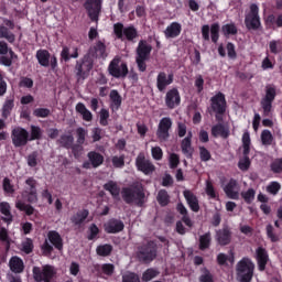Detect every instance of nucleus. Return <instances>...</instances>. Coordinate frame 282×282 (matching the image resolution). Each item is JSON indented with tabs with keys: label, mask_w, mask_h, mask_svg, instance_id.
<instances>
[{
	"label": "nucleus",
	"mask_w": 282,
	"mask_h": 282,
	"mask_svg": "<svg viewBox=\"0 0 282 282\" xmlns=\"http://www.w3.org/2000/svg\"><path fill=\"white\" fill-rule=\"evenodd\" d=\"M36 58L42 67L50 66V52L45 50L37 51Z\"/></svg>",
	"instance_id": "nucleus-35"
},
{
	"label": "nucleus",
	"mask_w": 282,
	"mask_h": 282,
	"mask_svg": "<svg viewBox=\"0 0 282 282\" xmlns=\"http://www.w3.org/2000/svg\"><path fill=\"white\" fill-rule=\"evenodd\" d=\"M29 140H30V134L28 133V130L20 127L13 129L12 142L14 147H25Z\"/></svg>",
	"instance_id": "nucleus-13"
},
{
	"label": "nucleus",
	"mask_w": 282,
	"mask_h": 282,
	"mask_svg": "<svg viewBox=\"0 0 282 282\" xmlns=\"http://www.w3.org/2000/svg\"><path fill=\"white\" fill-rule=\"evenodd\" d=\"M59 144H62V147H72V144H74V135L72 134L62 135L59 139Z\"/></svg>",
	"instance_id": "nucleus-50"
},
{
	"label": "nucleus",
	"mask_w": 282,
	"mask_h": 282,
	"mask_svg": "<svg viewBox=\"0 0 282 282\" xmlns=\"http://www.w3.org/2000/svg\"><path fill=\"white\" fill-rule=\"evenodd\" d=\"M224 191L230 199H239V185L235 180H230Z\"/></svg>",
	"instance_id": "nucleus-23"
},
{
	"label": "nucleus",
	"mask_w": 282,
	"mask_h": 282,
	"mask_svg": "<svg viewBox=\"0 0 282 282\" xmlns=\"http://www.w3.org/2000/svg\"><path fill=\"white\" fill-rule=\"evenodd\" d=\"M41 135H43V131L36 126H31V137H29V140H41Z\"/></svg>",
	"instance_id": "nucleus-49"
},
{
	"label": "nucleus",
	"mask_w": 282,
	"mask_h": 282,
	"mask_svg": "<svg viewBox=\"0 0 282 282\" xmlns=\"http://www.w3.org/2000/svg\"><path fill=\"white\" fill-rule=\"evenodd\" d=\"M212 41L217 43L219 41V24H213L210 26Z\"/></svg>",
	"instance_id": "nucleus-57"
},
{
	"label": "nucleus",
	"mask_w": 282,
	"mask_h": 282,
	"mask_svg": "<svg viewBox=\"0 0 282 282\" xmlns=\"http://www.w3.org/2000/svg\"><path fill=\"white\" fill-rule=\"evenodd\" d=\"M274 98H276V86L267 85L265 96L261 100V107L264 111V116H270V112L272 111V102H274Z\"/></svg>",
	"instance_id": "nucleus-8"
},
{
	"label": "nucleus",
	"mask_w": 282,
	"mask_h": 282,
	"mask_svg": "<svg viewBox=\"0 0 282 282\" xmlns=\"http://www.w3.org/2000/svg\"><path fill=\"white\" fill-rule=\"evenodd\" d=\"M250 132H245L242 134V149L245 156L238 162V169H240V171H248L250 169V158H248L250 154Z\"/></svg>",
	"instance_id": "nucleus-7"
},
{
	"label": "nucleus",
	"mask_w": 282,
	"mask_h": 282,
	"mask_svg": "<svg viewBox=\"0 0 282 282\" xmlns=\"http://www.w3.org/2000/svg\"><path fill=\"white\" fill-rule=\"evenodd\" d=\"M177 210H178V213H181V215H183L182 219H183L184 224L187 225L188 228H192L193 227V221L186 215V213H187L186 207H184V205H182V204H178L177 205Z\"/></svg>",
	"instance_id": "nucleus-43"
},
{
	"label": "nucleus",
	"mask_w": 282,
	"mask_h": 282,
	"mask_svg": "<svg viewBox=\"0 0 282 282\" xmlns=\"http://www.w3.org/2000/svg\"><path fill=\"white\" fill-rule=\"evenodd\" d=\"M173 127V121L169 117H164L160 120L156 135L159 140H169V131Z\"/></svg>",
	"instance_id": "nucleus-15"
},
{
	"label": "nucleus",
	"mask_w": 282,
	"mask_h": 282,
	"mask_svg": "<svg viewBox=\"0 0 282 282\" xmlns=\"http://www.w3.org/2000/svg\"><path fill=\"white\" fill-rule=\"evenodd\" d=\"M245 23L248 30H259L261 28V18L259 17V6L250 4L249 12L246 14Z\"/></svg>",
	"instance_id": "nucleus-5"
},
{
	"label": "nucleus",
	"mask_w": 282,
	"mask_h": 282,
	"mask_svg": "<svg viewBox=\"0 0 282 282\" xmlns=\"http://www.w3.org/2000/svg\"><path fill=\"white\" fill-rule=\"evenodd\" d=\"M111 250H113V248L110 245H101L97 247L96 252L99 257H109Z\"/></svg>",
	"instance_id": "nucleus-42"
},
{
	"label": "nucleus",
	"mask_w": 282,
	"mask_h": 282,
	"mask_svg": "<svg viewBox=\"0 0 282 282\" xmlns=\"http://www.w3.org/2000/svg\"><path fill=\"white\" fill-rule=\"evenodd\" d=\"M26 188L22 193V197L26 199L30 204H36L39 197L36 196V180L30 177L25 181Z\"/></svg>",
	"instance_id": "nucleus-10"
},
{
	"label": "nucleus",
	"mask_w": 282,
	"mask_h": 282,
	"mask_svg": "<svg viewBox=\"0 0 282 282\" xmlns=\"http://www.w3.org/2000/svg\"><path fill=\"white\" fill-rule=\"evenodd\" d=\"M75 109L77 113H80L83 120H85L86 122H91L94 115H91V111H89V109H87V107L84 106L83 102H78Z\"/></svg>",
	"instance_id": "nucleus-32"
},
{
	"label": "nucleus",
	"mask_w": 282,
	"mask_h": 282,
	"mask_svg": "<svg viewBox=\"0 0 282 282\" xmlns=\"http://www.w3.org/2000/svg\"><path fill=\"white\" fill-rule=\"evenodd\" d=\"M104 188L105 191H108V193H110V195H112L115 199H118V197L120 196V186H118V183L113 181H109L108 183H106L104 185Z\"/></svg>",
	"instance_id": "nucleus-34"
},
{
	"label": "nucleus",
	"mask_w": 282,
	"mask_h": 282,
	"mask_svg": "<svg viewBox=\"0 0 282 282\" xmlns=\"http://www.w3.org/2000/svg\"><path fill=\"white\" fill-rule=\"evenodd\" d=\"M271 169H272L273 173H282V159L275 160L271 164Z\"/></svg>",
	"instance_id": "nucleus-63"
},
{
	"label": "nucleus",
	"mask_w": 282,
	"mask_h": 282,
	"mask_svg": "<svg viewBox=\"0 0 282 282\" xmlns=\"http://www.w3.org/2000/svg\"><path fill=\"white\" fill-rule=\"evenodd\" d=\"M113 32L117 39H121V41H133L138 39V30L133 26L124 28L121 23H117L113 25Z\"/></svg>",
	"instance_id": "nucleus-6"
},
{
	"label": "nucleus",
	"mask_w": 282,
	"mask_h": 282,
	"mask_svg": "<svg viewBox=\"0 0 282 282\" xmlns=\"http://www.w3.org/2000/svg\"><path fill=\"white\" fill-rule=\"evenodd\" d=\"M15 208H18V210H22V213H25V215H34V207L21 200L15 202Z\"/></svg>",
	"instance_id": "nucleus-39"
},
{
	"label": "nucleus",
	"mask_w": 282,
	"mask_h": 282,
	"mask_svg": "<svg viewBox=\"0 0 282 282\" xmlns=\"http://www.w3.org/2000/svg\"><path fill=\"white\" fill-rule=\"evenodd\" d=\"M158 274H160V271L155 270V269H148L143 275H142V280L145 282L152 281V279H155V276H158Z\"/></svg>",
	"instance_id": "nucleus-46"
},
{
	"label": "nucleus",
	"mask_w": 282,
	"mask_h": 282,
	"mask_svg": "<svg viewBox=\"0 0 282 282\" xmlns=\"http://www.w3.org/2000/svg\"><path fill=\"white\" fill-rule=\"evenodd\" d=\"M193 139V132L188 131L187 137H185L182 140V152L184 153V155H186V158H191V155H193V145H191V140Z\"/></svg>",
	"instance_id": "nucleus-26"
},
{
	"label": "nucleus",
	"mask_w": 282,
	"mask_h": 282,
	"mask_svg": "<svg viewBox=\"0 0 282 282\" xmlns=\"http://www.w3.org/2000/svg\"><path fill=\"white\" fill-rule=\"evenodd\" d=\"M212 135L215 138H228L230 129L224 124H216L212 128Z\"/></svg>",
	"instance_id": "nucleus-29"
},
{
	"label": "nucleus",
	"mask_w": 282,
	"mask_h": 282,
	"mask_svg": "<svg viewBox=\"0 0 282 282\" xmlns=\"http://www.w3.org/2000/svg\"><path fill=\"white\" fill-rule=\"evenodd\" d=\"M265 191L270 195H278L279 191H281V183L273 181L267 185Z\"/></svg>",
	"instance_id": "nucleus-41"
},
{
	"label": "nucleus",
	"mask_w": 282,
	"mask_h": 282,
	"mask_svg": "<svg viewBox=\"0 0 282 282\" xmlns=\"http://www.w3.org/2000/svg\"><path fill=\"white\" fill-rule=\"evenodd\" d=\"M199 281L200 282H215L213 274L210 273V271L203 269L202 270V274L199 276Z\"/></svg>",
	"instance_id": "nucleus-55"
},
{
	"label": "nucleus",
	"mask_w": 282,
	"mask_h": 282,
	"mask_svg": "<svg viewBox=\"0 0 282 282\" xmlns=\"http://www.w3.org/2000/svg\"><path fill=\"white\" fill-rule=\"evenodd\" d=\"M0 213L2 215V220L6 221V224H12V212L10 207V203L2 202L0 203Z\"/></svg>",
	"instance_id": "nucleus-27"
},
{
	"label": "nucleus",
	"mask_w": 282,
	"mask_h": 282,
	"mask_svg": "<svg viewBox=\"0 0 282 282\" xmlns=\"http://www.w3.org/2000/svg\"><path fill=\"white\" fill-rule=\"evenodd\" d=\"M151 44L144 41L139 42L135 57L139 72H147V61H149V57L151 56Z\"/></svg>",
	"instance_id": "nucleus-2"
},
{
	"label": "nucleus",
	"mask_w": 282,
	"mask_h": 282,
	"mask_svg": "<svg viewBox=\"0 0 282 282\" xmlns=\"http://www.w3.org/2000/svg\"><path fill=\"white\" fill-rule=\"evenodd\" d=\"M88 215L89 212L87 209H83L72 217V221L78 226L79 224H83L85 219H87Z\"/></svg>",
	"instance_id": "nucleus-38"
},
{
	"label": "nucleus",
	"mask_w": 282,
	"mask_h": 282,
	"mask_svg": "<svg viewBox=\"0 0 282 282\" xmlns=\"http://www.w3.org/2000/svg\"><path fill=\"white\" fill-rule=\"evenodd\" d=\"M137 257L140 261H143L144 263H149L150 261H153L156 257L155 246L153 242L141 247L137 253Z\"/></svg>",
	"instance_id": "nucleus-12"
},
{
	"label": "nucleus",
	"mask_w": 282,
	"mask_h": 282,
	"mask_svg": "<svg viewBox=\"0 0 282 282\" xmlns=\"http://www.w3.org/2000/svg\"><path fill=\"white\" fill-rule=\"evenodd\" d=\"M210 246V234H205L199 238V248L200 250H206Z\"/></svg>",
	"instance_id": "nucleus-48"
},
{
	"label": "nucleus",
	"mask_w": 282,
	"mask_h": 282,
	"mask_svg": "<svg viewBox=\"0 0 282 282\" xmlns=\"http://www.w3.org/2000/svg\"><path fill=\"white\" fill-rule=\"evenodd\" d=\"M121 195L127 204H142L144 200V191L140 185L123 188Z\"/></svg>",
	"instance_id": "nucleus-3"
},
{
	"label": "nucleus",
	"mask_w": 282,
	"mask_h": 282,
	"mask_svg": "<svg viewBox=\"0 0 282 282\" xmlns=\"http://www.w3.org/2000/svg\"><path fill=\"white\" fill-rule=\"evenodd\" d=\"M33 248H34V245L32 243V239L26 238L22 242V252H25V254H30V252H32Z\"/></svg>",
	"instance_id": "nucleus-54"
},
{
	"label": "nucleus",
	"mask_w": 282,
	"mask_h": 282,
	"mask_svg": "<svg viewBox=\"0 0 282 282\" xmlns=\"http://www.w3.org/2000/svg\"><path fill=\"white\" fill-rule=\"evenodd\" d=\"M122 282H140V276L133 272H126L122 275Z\"/></svg>",
	"instance_id": "nucleus-51"
},
{
	"label": "nucleus",
	"mask_w": 282,
	"mask_h": 282,
	"mask_svg": "<svg viewBox=\"0 0 282 282\" xmlns=\"http://www.w3.org/2000/svg\"><path fill=\"white\" fill-rule=\"evenodd\" d=\"M183 195L191 208V210H193L194 213H199V200L197 199V196H195V194H193V192L185 189L183 192Z\"/></svg>",
	"instance_id": "nucleus-22"
},
{
	"label": "nucleus",
	"mask_w": 282,
	"mask_h": 282,
	"mask_svg": "<svg viewBox=\"0 0 282 282\" xmlns=\"http://www.w3.org/2000/svg\"><path fill=\"white\" fill-rule=\"evenodd\" d=\"M47 239L57 250H63V238L57 231H48Z\"/></svg>",
	"instance_id": "nucleus-31"
},
{
	"label": "nucleus",
	"mask_w": 282,
	"mask_h": 282,
	"mask_svg": "<svg viewBox=\"0 0 282 282\" xmlns=\"http://www.w3.org/2000/svg\"><path fill=\"white\" fill-rule=\"evenodd\" d=\"M173 83V74H166L164 72L159 73L156 77V87L159 91H164L169 85Z\"/></svg>",
	"instance_id": "nucleus-20"
},
{
	"label": "nucleus",
	"mask_w": 282,
	"mask_h": 282,
	"mask_svg": "<svg viewBox=\"0 0 282 282\" xmlns=\"http://www.w3.org/2000/svg\"><path fill=\"white\" fill-rule=\"evenodd\" d=\"M78 144H85V138H87V130L78 128L76 130Z\"/></svg>",
	"instance_id": "nucleus-56"
},
{
	"label": "nucleus",
	"mask_w": 282,
	"mask_h": 282,
	"mask_svg": "<svg viewBox=\"0 0 282 282\" xmlns=\"http://www.w3.org/2000/svg\"><path fill=\"white\" fill-rule=\"evenodd\" d=\"M110 100L112 109H120V105H122V97H120L118 90L110 91Z\"/></svg>",
	"instance_id": "nucleus-37"
},
{
	"label": "nucleus",
	"mask_w": 282,
	"mask_h": 282,
	"mask_svg": "<svg viewBox=\"0 0 282 282\" xmlns=\"http://www.w3.org/2000/svg\"><path fill=\"white\" fill-rule=\"evenodd\" d=\"M138 171L144 173V175H151L155 172V165L144 158V154H139L135 161Z\"/></svg>",
	"instance_id": "nucleus-14"
},
{
	"label": "nucleus",
	"mask_w": 282,
	"mask_h": 282,
	"mask_svg": "<svg viewBox=\"0 0 282 282\" xmlns=\"http://www.w3.org/2000/svg\"><path fill=\"white\" fill-rule=\"evenodd\" d=\"M84 8L87 10L91 21H97L98 13L100 12V0H87Z\"/></svg>",
	"instance_id": "nucleus-17"
},
{
	"label": "nucleus",
	"mask_w": 282,
	"mask_h": 282,
	"mask_svg": "<svg viewBox=\"0 0 282 282\" xmlns=\"http://www.w3.org/2000/svg\"><path fill=\"white\" fill-rule=\"evenodd\" d=\"M205 193L210 199H217V192H215V187L210 181H206Z\"/></svg>",
	"instance_id": "nucleus-47"
},
{
	"label": "nucleus",
	"mask_w": 282,
	"mask_h": 282,
	"mask_svg": "<svg viewBox=\"0 0 282 282\" xmlns=\"http://www.w3.org/2000/svg\"><path fill=\"white\" fill-rule=\"evenodd\" d=\"M17 55L12 50L8 48V43L0 41V64L10 67Z\"/></svg>",
	"instance_id": "nucleus-11"
},
{
	"label": "nucleus",
	"mask_w": 282,
	"mask_h": 282,
	"mask_svg": "<svg viewBox=\"0 0 282 282\" xmlns=\"http://www.w3.org/2000/svg\"><path fill=\"white\" fill-rule=\"evenodd\" d=\"M108 72L113 78H124L129 74V68L120 57H115L108 66Z\"/></svg>",
	"instance_id": "nucleus-4"
},
{
	"label": "nucleus",
	"mask_w": 282,
	"mask_h": 282,
	"mask_svg": "<svg viewBox=\"0 0 282 282\" xmlns=\"http://www.w3.org/2000/svg\"><path fill=\"white\" fill-rule=\"evenodd\" d=\"M212 109H214L216 113H224V111H226V97L224 94L219 93L212 98Z\"/></svg>",
	"instance_id": "nucleus-21"
},
{
	"label": "nucleus",
	"mask_w": 282,
	"mask_h": 282,
	"mask_svg": "<svg viewBox=\"0 0 282 282\" xmlns=\"http://www.w3.org/2000/svg\"><path fill=\"white\" fill-rule=\"evenodd\" d=\"M254 195H257V192H254L253 188H249L247 192L241 193V197L247 204H252V202H254Z\"/></svg>",
	"instance_id": "nucleus-45"
},
{
	"label": "nucleus",
	"mask_w": 282,
	"mask_h": 282,
	"mask_svg": "<svg viewBox=\"0 0 282 282\" xmlns=\"http://www.w3.org/2000/svg\"><path fill=\"white\" fill-rule=\"evenodd\" d=\"M88 160L90 163L85 162L83 164L84 169H91V166L94 169H98V166H100V164H102V162H105V158L102 156V154L97 153V152H89Z\"/></svg>",
	"instance_id": "nucleus-19"
},
{
	"label": "nucleus",
	"mask_w": 282,
	"mask_h": 282,
	"mask_svg": "<svg viewBox=\"0 0 282 282\" xmlns=\"http://www.w3.org/2000/svg\"><path fill=\"white\" fill-rule=\"evenodd\" d=\"M262 144H272V133L269 130H264L261 133Z\"/></svg>",
	"instance_id": "nucleus-59"
},
{
	"label": "nucleus",
	"mask_w": 282,
	"mask_h": 282,
	"mask_svg": "<svg viewBox=\"0 0 282 282\" xmlns=\"http://www.w3.org/2000/svg\"><path fill=\"white\" fill-rule=\"evenodd\" d=\"M104 228L109 235H116V232L124 230V223L118 219H110L104 225Z\"/></svg>",
	"instance_id": "nucleus-18"
},
{
	"label": "nucleus",
	"mask_w": 282,
	"mask_h": 282,
	"mask_svg": "<svg viewBox=\"0 0 282 282\" xmlns=\"http://www.w3.org/2000/svg\"><path fill=\"white\" fill-rule=\"evenodd\" d=\"M257 254V261H258V268L260 272H263L265 270V265H268V251L265 249L259 247L256 251Z\"/></svg>",
	"instance_id": "nucleus-24"
},
{
	"label": "nucleus",
	"mask_w": 282,
	"mask_h": 282,
	"mask_svg": "<svg viewBox=\"0 0 282 282\" xmlns=\"http://www.w3.org/2000/svg\"><path fill=\"white\" fill-rule=\"evenodd\" d=\"M180 102H182L180 90H177V88L170 89L165 95V105L167 109H175V107H180Z\"/></svg>",
	"instance_id": "nucleus-16"
},
{
	"label": "nucleus",
	"mask_w": 282,
	"mask_h": 282,
	"mask_svg": "<svg viewBox=\"0 0 282 282\" xmlns=\"http://www.w3.org/2000/svg\"><path fill=\"white\" fill-rule=\"evenodd\" d=\"M180 34H182V24H180L177 22H172L165 29L166 39H176V36H180Z\"/></svg>",
	"instance_id": "nucleus-25"
},
{
	"label": "nucleus",
	"mask_w": 282,
	"mask_h": 282,
	"mask_svg": "<svg viewBox=\"0 0 282 282\" xmlns=\"http://www.w3.org/2000/svg\"><path fill=\"white\" fill-rule=\"evenodd\" d=\"M223 33L225 34V36H230V34H236L237 26L234 23L225 24L223 26Z\"/></svg>",
	"instance_id": "nucleus-52"
},
{
	"label": "nucleus",
	"mask_w": 282,
	"mask_h": 282,
	"mask_svg": "<svg viewBox=\"0 0 282 282\" xmlns=\"http://www.w3.org/2000/svg\"><path fill=\"white\" fill-rule=\"evenodd\" d=\"M254 276V262L242 258L236 265V279L239 282H251Z\"/></svg>",
	"instance_id": "nucleus-1"
},
{
	"label": "nucleus",
	"mask_w": 282,
	"mask_h": 282,
	"mask_svg": "<svg viewBox=\"0 0 282 282\" xmlns=\"http://www.w3.org/2000/svg\"><path fill=\"white\" fill-rule=\"evenodd\" d=\"M113 270H116V268L111 263H106L101 265V272L104 274H107V276H111V274H113Z\"/></svg>",
	"instance_id": "nucleus-61"
},
{
	"label": "nucleus",
	"mask_w": 282,
	"mask_h": 282,
	"mask_svg": "<svg viewBox=\"0 0 282 282\" xmlns=\"http://www.w3.org/2000/svg\"><path fill=\"white\" fill-rule=\"evenodd\" d=\"M0 39H6L9 43H14V34L8 31V28L0 25Z\"/></svg>",
	"instance_id": "nucleus-40"
},
{
	"label": "nucleus",
	"mask_w": 282,
	"mask_h": 282,
	"mask_svg": "<svg viewBox=\"0 0 282 282\" xmlns=\"http://www.w3.org/2000/svg\"><path fill=\"white\" fill-rule=\"evenodd\" d=\"M105 44L102 42H98L95 47V56H105Z\"/></svg>",
	"instance_id": "nucleus-64"
},
{
	"label": "nucleus",
	"mask_w": 282,
	"mask_h": 282,
	"mask_svg": "<svg viewBox=\"0 0 282 282\" xmlns=\"http://www.w3.org/2000/svg\"><path fill=\"white\" fill-rule=\"evenodd\" d=\"M158 202L161 206H166V204H169V193L164 189L160 191L158 194Z\"/></svg>",
	"instance_id": "nucleus-53"
},
{
	"label": "nucleus",
	"mask_w": 282,
	"mask_h": 282,
	"mask_svg": "<svg viewBox=\"0 0 282 282\" xmlns=\"http://www.w3.org/2000/svg\"><path fill=\"white\" fill-rule=\"evenodd\" d=\"M216 239L220 246L230 243V230L228 228L220 229L216 232Z\"/></svg>",
	"instance_id": "nucleus-30"
},
{
	"label": "nucleus",
	"mask_w": 282,
	"mask_h": 282,
	"mask_svg": "<svg viewBox=\"0 0 282 282\" xmlns=\"http://www.w3.org/2000/svg\"><path fill=\"white\" fill-rule=\"evenodd\" d=\"M75 109L77 113H80L83 120H85L86 122H91L94 115H91V111H89V109H87V107L84 106L83 102H78Z\"/></svg>",
	"instance_id": "nucleus-33"
},
{
	"label": "nucleus",
	"mask_w": 282,
	"mask_h": 282,
	"mask_svg": "<svg viewBox=\"0 0 282 282\" xmlns=\"http://www.w3.org/2000/svg\"><path fill=\"white\" fill-rule=\"evenodd\" d=\"M56 274V269L52 265H44L42 271L39 267L33 268V276L36 282H50Z\"/></svg>",
	"instance_id": "nucleus-9"
},
{
	"label": "nucleus",
	"mask_w": 282,
	"mask_h": 282,
	"mask_svg": "<svg viewBox=\"0 0 282 282\" xmlns=\"http://www.w3.org/2000/svg\"><path fill=\"white\" fill-rule=\"evenodd\" d=\"M9 268L11 272H14L15 274H21L25 265L23 264V260L21 258L12 257L9 261Z\"/></svg>",
	"instance_id": "nucleus-28"
},
{
	"label": "nucleus",
	"mask_w": 282,
	"mask_h": 282,
	"mask_svg": "<svg viewBox=\"0 0 282 282\" xmlns=\"http://www.w3.org/2000/svg\"><path fill=\"white\" fill-rule=\"evenodd\" d=\"M151 153H152V158L153 160H162V156L164 155V153L162 152V148L160 147H154L151 149Z\"/></svg>",
	"instance_id": "nucleus-60"
},
{
	"label": "nucleus",
	"mask_w": 282,
	"mask_h": 282,
	"mask_svg": "<svg viewBox=\"0 0 282 282\" xmlns=\"http://www.w3.org/2000/svg\"><path fill=\"white\" fill-rule=\"evenodd\" d=\"M13 108H14V100L7 99L2 107V116H4V118H8V116H10V111H12Z\"/></svg>",
	"instance_id": "nucleus-44"
},
{
	"label": "nucleus",
	"mask_w": 282,
	"mask_h": 282,
	"mask_svg": "<svg viewBox=\"0 0 282 282\" xmlns=\"http://www.w3.org/2000/svg\"><path fill=\"white\" fill-rule=\"evenodd\" d=\"M61 56L64 61H69V58H78V48L73 47V53L69 47L64 46L61 53Z\"/></svg>",
	"instance_id": "nucleus-36"
},
{
	"label": "nucleus",
	"mask_w": 282,
	"mask_h": 282,
	"mask_svg": "<svg viewBox=\"0 0 282 282\" xmlns=\"http://www.w3.org/2000/svg\"><path fill=\"white\" fill-rule=\"evenodd\" d=\"M33 115L36 118H47V116H50V109H47V108H36L33 111Z\"/></svg>",
	"instance_id": "nucleus-58"
},
{
	"label": "nucleus",
	"mask_w": 282,
	"mask_h": 282,
	"mask_svg": "<svg viewBox=\"0 0 282 282\" xmlns=\"http://www.w3.org/2000/svg\"><path fill=\"white\" fill-rule=\"evenodd\" d=\"M199 155L202 162H208V160H210V152L204 147L199 148Z\"/></svg>",
	"instance_id": "nucleus-62"
}]
</instances>
